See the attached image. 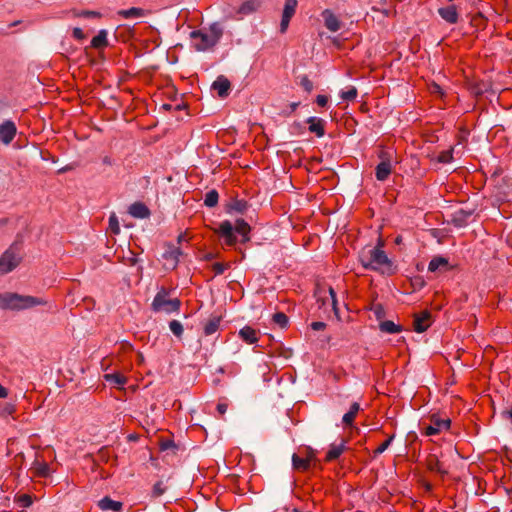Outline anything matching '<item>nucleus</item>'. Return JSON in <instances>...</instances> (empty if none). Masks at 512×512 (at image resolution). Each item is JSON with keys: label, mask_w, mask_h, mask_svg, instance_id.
<instances>
[{"label": "nucleus", "mask_w": 512, "mask_h": 512, "mask_svg": "<svg viewBox=\"0 0 512 512\" xmlns=\"http://www.w3.org/2000/svg\"><path fill=\"white\" fill-rule=\"evenodd\" d=\"M292 465L295 470L301 472L307 471L311 467L307 459L300 452L293 454Z\"/></svg>", "instance_id": "nucleus-21"}, {"label": "nucleus", "mask_w": 512, "mask_h": 512, "mask_svg": "<svg viewBox=\"0 0 512 512\" xmlns=\"http://www.w3.org/2000/svg\"><path fill=\"white\" fill-rule=\"evenodd\" d=\"M297 0H286L283 13H282V19L280 23V32L285 33L288 29L289 23L291 18L294 16L297 8Z\"/></svg>", "instance_id": "nucleus-8"}, {"label": "nucleus", "mask_w": 512, "mask_h": 512, "mask_svg": "<svg viewBox=\"0 0 512 512\" xmlns=\"http://www.w3.org/2000/svg\"><path fill=\"white\" fill-rule=\"evenodd\" d=\"M392 167L389 161H382L376 167V178L379 181H385L391 174Z\"/></svg>", "instance_id": "nucleus-22"}, {"label": "nucleus", "mask_w": 512, "mask_h": 512, "mask_svg": "<svg viewBox=\"0 0 512 512\" xmlns=\"http://www.w3.org/2000/svg\"><path fill=\"white\" fill-rule=\"evenodd\" d=\"M394 436H390L387 440H385L381 445H379L376 450L374 451V453L377 455V454H382L388 447L389 445L391 444L392 440H393Z\"/></svg>", "instance_id": "nucleus-38"}, {"label": "nucleus", "mask_w": 512, "mask_h": 512, "mask_svg": "<svg viewBox=\"0 0 512 512\" xmlns=\"http://www.w3.org/2000/svg\"><path fill=\"white\" fill-rule=\"evenodd\" d=\"M169 328L172 331V333L176 336H181L183 333V326L182 324L177 320H172L169 323Z\"/></svg>", "instance_id": "nucleus-35"}, {"label": "nucleus", "mask_w": 512, "mask_h": 512, "mask_svg": "<svg viewBox=\"0 0 512 512\" xmlns=\"http://www.w3.org/2000/svg\"><path fill=\"white\" fill-rule=\"evenodd\" d=\"M383 248L384 242L379 238L375 246H366L360 251L359 261L365 269L392 276L396 274L398 267L395 261L388 257Z\"/></svg>", "instance_id": "nucleus-1"}, {"label": "nucleus", "mask_w": 512, "mask_h": 512, "mask_svg": "<svg viewBox=\"0 0 512 512\" xmlns=\"http://www.w3.org/2000/svg\"><path fill=\"white\" fill-rule=\"evenodd\" d=\"M299 452L307 459L310 465L316 462V452L312 448L306 447Z\"/></svg>", "instance_id": "nucleus-32"}, {"label": "nucleus", "mask_w": 512, "mask_h": 512, "mask_svg": "<svg viewBox=\"0 0 512 512\" xmlns=\"http://www.w3.org/2000/svg\"><path fill=\"white\" fill-rule=\"evenodd\" d=\"M272 321L280 328H284L288 324V317L284 313L278 312L273 315Z\"/></svg>", "instance_id": "nucleus-31"}, {"label": "nucleus", "mask_w": 512, "mask_h": 512, "mask_svg": "<svg viewBox=\"0 0 512 512\" xmlns=\"http://www.w3.org/2000/svg\"><path fill=\"white\" fill-rule=\"evenodd\" d=\"M438 13L441 16V18L449 24L457 23L459 18L458 11L454 5L440 8L438 10Z\"/></svg>", "instance_id": "nucleus-15"}, {"label": "nucleus", "mask_w": 512, "mask_h": 512, "mask_svg": "<svg viewBox=\"0 0 512 512\" xmlns=\"http://www.w3.org/2000/svg\"><path fill=\"white\" fill-rule=\"evenodd\" d=\"M129 213L131 216H133L135 218H140V219L146 218L150 214L147 206L140 202H136V203L132 204L129 207Z\"/></svg>", "instance_id": "nucleus-20"}, {"label": "nucleus", "mask_w": 512, "mask_h": 512, "mask_svg": "<svg viewBox=\"0 0 512 512\" xmlns=\"http://www.w3.org/2000/svg\"><path fill=\"white\" fill-rule=\"evenodd\" d=\"M79 16L99 18L101 15L99 12L96 11H83L79 14Z\"/></svg>", "instance_id": "nucleus-47"}, {"label": "nucleus", "mask_w": 512, "mask_h": 512, "mask_svg": "<svg viewBox=\"0 0 512 512\" xmlns=\"http://www.w3.org/2000/svg\"><path fill=\"white\" fill-rule=\"evenodd\" d=\"M72 35L74 38H76L78 40H83L85 38V34H84L83 30L78 27L73 29Z\"/></svg>", "instance_id": "nucleus-43"}, {"label": "nucleus", "mask_w": 512, "mask_h": 512, "mask_svg": "<svg viewBox=\"0 0 512 512\" xmlns=\"http://www.w3.org/2000/svg\"><path fill=\"white\" fill-rule=\"evenodd\" d=\"M227 408H228L227 404H224V403H219V404L217 405V411H218V412H219V414H221V415H224V414L226 413Z\"/></svg>", "instance_id": "nucleus-49"}, {"label": "nucleus", "mask_w": 512, "mask_h": 512, "mask_svg": "<svg viewBox=\"0 0 512 512\" xmlns=\"http://www.w3.org/2000/svg\"><path fill=\"white\" fill-rule=\"evenodd\" d=\"M345 450V442L342 441L340 444H332L326 454L325 460L330 462L336 460Z\"/></svg>", "instance_id": "nucleus-23"}, {"label": "nucleus", "mask_w": 512, "mask_h": 512, "mask_svg": "<svg viewBox=\"0 0 512 512\" xmlns=\"http://www.w3.org/2000/svg\"><path fill=\"white\" fill-rule=\"evenodd\" d=\"M379 329L388 334L400 333L402 331V327L398 324H395L393 321L386 320L379 324Z\"/></svg>", "instance_id": "nucleus-27"}, {"label": "nucleus", "mask_w": 512, "mask_h": 512, "mask_svg": "<svg viewBox=\"0 0 512 512\" xmlns=\"http://www.w3.org/2000/svg\"><path fill=\"white\" fill-rule=\"evenodd\" d=\"M329 294H330V297H331V304H332L333 310L335 311V313H337L336 294H335L334 290L331 287L329 288Z\"/></svg>", "instance_id": "nucleus-45"}, {"label": "nucleus", "mask_w": 512, "mask_h": 512, "mask_svg": "<svg viewBox=\"0 0 512 512\" xmlns=\"http://www.w3.org/2000/svg\"><path fill=\"white\" fill-rule=\"evenodd\" d=\"M36 306H47L48 310H52V304L43 297L32 295H22L13 292H5L0 294V308L12 311H22L32 309Z\"/></svg>", "instance_id": "nucleus-2"}, {"label": "nucleus", "mask_w": 512, "mask_h": 512, "mask_svg": "<svg viewBox=\"0 0 512 512\" xmlns=\"http://www.w3.org/2000/svg\"><path fill=\"white\" fill-rule=\"evenodd\" d=\"M300 85L308 93H310L313 90V83L309 80L307 76H303L301 78Z\"/></svg>", "instance_id": "nucleus-39"}, {"label": "nucleus", "mask_w": 512, "mask_h": 512, "mask_svg": "<svg viewBox=\"0 0 512 512\" xmlns=\"http://www.w3.org/2000/svg\"><path fill=\"white\" fill-rule=\"evenodd\" d=\"M261 6V0H247L244 2L238 10L239 14L247 15L257 11Z\"/></svg>", "instance_id": "nucleus-24"}, {"label": "nucleus", "mask_w": 512, "mask_h": 512, "mask_svg": "<svg viewBox=\"0 0 512 512\" xmlns=\"http://www.w3.org/2000/svg\"><path fill=\"white\" fill-rule=\"evenodd\" d=\"M91 46L95 49H102L108 46L107 31L100 30L91 40Z\"/></svg>", "instance_id": "nucleus-25"}, {"label": "nucleus", "mask_w": 512, "mask_h": 512, "mask_svg": "<svg viewBox=\"0 0 512 512\" xmlns=\"http://www.w3.org/2000/svg\"><path fill=\"white\" fill-rule=\"evenodd\" d=\"M502 418L512 424V405L501 412Z\"/></svg>", "instance_id": "nucleus-42"}, {"label": "nucleus", "mask_w": 512, "mask_h": 512, "mask_svg": "<svg viewBox=\"0 0 512 512\" xmlns=\"http://www.w3.org/2000/svg\"><path fill=\"white\" fill-rule=\"evenodd\" d=\"M166 488L162 481H158L153 486L152 494L154 497H159L165 492Z\"/></svg>", "instance_id": "nucleus-36"}, {"label": "nucleus", "mask_w": 512, "mask_h": 512, "mask_svg": "<svg viewBox=\"0 0 512 512\" xmlns=\"http://www.w3.org/2000/svg\"><path fill=\"white\" fill-rule=\"evenodd\" d=\"M325 27L330 32H337L341 29L342 23L339 17L330 9H325L321 13Z\"/></svg>", "instance_id": "nucleus-9"}, {"label": "nucleus", "mask_w": 512, "mask_h": 512, "mask_svg": "<svg viewBox=\"0 0 512 512\" xmlns=\"http://www.w3.org/2000/svg\"><path fill=\"white\" fill-rule=\"evenodd\" d=\"M17 129L12 121H5L0 125V140L3 144L8 145L12 142L16 135Z\"/></svg>", "instance_id": "nucleus-10"}, {"label": "nucleus", "mask_w": 512, "mask_h": 512, "mask_svg": "<svg viewBox=\"0 0 512 512\" xmlns=\"http://www.w3.org/2000/svg\"><path fill=\"white\" fill-rule=\"evenodd\" d=\"M212 88L217 91L220 97H225L230 90V82L225 77H218L212 84Z\"/></svg>", "instance_id": "nucleus-19"}, {"label": "nucleus", "mask_w": 512, "mask_h": 512, "mask_svg": "<svg viewBox=\"0 0 512 512\" xmlns=\"http://www.w3.org/2000/svg\"><path fill=\"white\" fill-rule=\"evenodd\" d=\"M449 260L443 256H435L428 264V271L431 273L446 272L451 270Z\"/></svg>", "instance_id": "nucleus-12"}, {"label": "nucleus", "mask_w": 512, "mask_h": 512, "mask_svg": "<svg viewBox=\"0 0 512 512\" xmlns=\"http://www.w3.org/2000/svg\"><path fill=\"white\" fill-rule=\"evenodd\" d=\"M19 501L22 503L24 507H28L32 504L31 497L27 494H23L19 497Z\"/></svg>", "instance_id": "nucleus-44"}, {"label": "nucleus", "mask_w": 512, "mask_h": 512, "mask_svg": "<svg viewBox=\"0 0 512 512\" xmlns=\"http://www.w3.org/2000/svg\"><path fill=\"white\" fill-rule=\"evenodd\" d=\"M401 241H402L401 237H397V238L395 239V243H396V244H400V243H401Z\"/></svg>", "instance_id": "nucleus-51"}, {"label": "nucleus", "mask_w": 512, "mask_h": 512, "mask_svg": "<svg viewBox=\"0 0 512 512\" xmlns=\"http://www.w3.org/2000/svg\"><path fill=\"white\" fill-rule=\"evenodd\" d=\"M357 95L358 91L354 86H348L340 92L341 99L348 102L355 100Z\"/></svg>", "instance_id": "nucleus-29"}, {"label": "nucleus", "mask_w": 512, "mask_h": 512, "mask_svg": "<svg viewBox=\"0 0 512 512\" xmlns=\"http://www.w3.org/2000/svg\"><path fill=\"white\" fill-rule=\"evenodd\" d=\"M137 356H138V361H139V363H142V362H143V360H144L143 354H142V353H140V352H138Z\"/></svg>", "instance_id": "nucleus-50"}, {"label": "nucleus", "mask_w": 512, "mask_h": 512, "mask_svg": "<svg viewBox=\"0 0 512 512\" xmlns=\"http://www.w3.org/2000/svg\"><path fill=\"white\" fill-rule=\"evenodd\" d=\"M14 411H15L14 405L6 403L0 409V416L5 417L8 415H11L14 413Z\"/></svg>", "instance_id": "nucleus-37"}, {"label": "nucleus", "mask_w": 512, "mask_h": 512, "mask_svg": "<svg viewBox=\"0 0 512 512\" xmlns=\"http://www.w3.org/2000/svg\"><path fill=\"white\" fill-rule=\"evenodd\" d=\"M181 302L178 298L169 299V291L165 288H161L152 302V308L154 311H164L166 313H172L179 310Z\"/></svg>", "instance_id": "nucleus-5"}, {"label": "nucleus", "mask_w": 512, "mask_h": 512, "mask_svg": "<svg viewBox=\"0 0 512 512\" xmlns=\"http://www.w3.org/2000/svg\"><path fill=\"white\" fill-rule=\"evenodd\" d=\"M309 124V131L316 134L317 137H322L325 134V121L318 117H309L307 120Z\"/></svg>", "instance_id": "nucleus-17"}, {"label": "nucleus", "mask_w": 512, "mask_h": 512, "mask_svg": "<svg viewBox=\"0 0 512 512\" xmlns=\"http://www.w3.org/2000/svg\"><path fill=\"white\" fill-rule=\"evenodd\" d=\"M239 337L247 344H255L259 340V331L251 326H244L239 331Z\"/></svg>", "instance_id": "nucleus-14"}, {"label": "nucleus", "mask_w": 512, "mask_h": 512, "mask_svg": "<svg viewBox=\"0 0 512 512\" xmlns=\"http://www.w3.org/2000/svg\"><path fill=\"white\" fill-rule=\"evenodd\" d=\"M316 103L321 107H325L328 103V97L325 95H318L316 97Z\"/></svg>", "instance_id": "nucleus-46"}, {"label": "nucleus", "mask_w": 512, "mask_h": 512, "mask_svg": "<svg viewBox=\"0 0 512 512\" xmlns=\"http://www.w3.org/2000/svg\"><path fill=\"white\" fill-rule=\"evenodd\" d=\"M212 268L215 274L219 275L222 274L227 269V266L222 263H214Z\"/></svg>", "instance_id": "nucleus-41"}, {"label": "nucleus", "mask_w": 512, "mask_h": 512, "mask_svg": "<svg viewBox=\"0 0 512 512\" xmlns=\"http://www.w3.org/2000/svg\"><path fill=\"white\" fill-rule=\"evenodd\" d=\"M326 327V324L324 322H313L311 323V328L315 331L323 330Z\"/></svg>", "instance_id": "nucleus-48"}, {"label": "nucleus", "mask_w": 512, "mask_h": 512, "mask_svg": "<svg viewBox=\"0 0 512 512\" xmlns=\"http://www.w3.org/2000/svg\"><path fill=\"white\" fill-rule=\"evenodd\" d=\"M247 209V202L244 200H234L230 204V210L243 213Z\"/></svg>", "instance_id": "nucleus-33"}, {"label": "nucleus", "mask_w": 512, "mask_h": 512, "mask_svg": "<svg viewBox=\"0 0 512 512\" xmlns=\"http://www.w3.org/2000/svg\"><path fill=\"white\" fill-rule=\"evenodd\" d=\"M109 228L114 234L120 233V225L118 218L115 214L110 215L109 217Z\"/></svg>", "instance_id": "nucleus-34"}, {"label": "nucleus", "mask_w": 512, "mask_h": 512, "mask_svg": "<svg viewBox=\"0 0 512 512\" xmlns=\"http://www.w3.org/2000/svg\"><path fill=\"white\" fill-rule=\"evenodd\" d=\"M220 321H221V318L218 316H212L211 318H209L207 323L204 325L205 335L208 336V335L214 334L220 326Z\"/></svg>", "instance_id": "nucleus-28"}, {"label": "nucleus", "mask_w": 512, "mask_h": 512, "mask_svg": "<svg viewBox=\"0 0 512 512\" xmlns=\"http://www.w3.org/2000/svg\"><path fill=\"white\" fill-rule=\"evenodd\" d=\"M431 325V315L428 311L416 314L413 320V329L417 333L425 332Z\"/></svg>", "instance_id": "nucleus-11"}, {"label": "nucleus", "mask_w": 512, "mask_h": 512, "mask_svg": "<svg viewBox=\"0 0 512 512\" xmlns=\"http://www.w3.org/2000/svg\"><path fill=\"white\" fill-rule=\"evenodd\" d=\"M219 195L216 190H211L205 195L204 204L207 207H214L217 205Z\"/></svg>", "instance_id": "nucleus-30"}, {"label": "nucleus", "mask_w": 512, "mask_h": 512, "mask_svg": "<svg viewBox=\"0 0 512 512\" xmlns=\"http://www.w3.org/2000/svg\"><path fill=\"white\" fill-rule=\"evenodd\" d=\"M452 160V151H444L438 156L441 163H449Z\"/></svg>", "instance_id": "nucleus-40"}, {"label": "nucleus", "mask_w": 512, "mask_h": 512, "mask_svg": "<svg viewBox=\"0 0 512 512\" xmlns=\"http://www.w3.org/2000/svg\"><path fill=\"white\" fill-rule=\"evenodd\" d=\"M250 231V225L243 219H237L235 225L228 220L222 221L216 229V233L224 239V244L227 246H233L236 244L237 238L235 236V232L242 237V242L249 241Z\"/></svg>", "instance_id": "nucleus-3"}, {"label": "nucleus", "mask_w": 512, "mask_h": 512, "mask_svg": "<svg viewBox=\"0 0 512 512\" xmlns=\"http://www.w3.org/2000/svg\"><path fill=\"white\" fill-rule=\"evenodd\" d=\"M117 15L123 19L143 18L147 15V12L142 8L132 7L129 9L119 10Z\"/></svg>", "instance_id": "nucleus-18"}, {"label": "nucleus", "mask_w": 512, "mask_h": 512, "mask_svg": "<svg viewBox=\"0 0 512 512\" xmlns=\"http://www.w3.org/2000/svg\"><path fill=\"white\" fill-rule=\"evenodd\" d=\"M104 380L119 389H123V387L127 384L128 379L126 376L119 372L108 373L103 376Z\"/></svg>", "instance_id": "nucleus-16"}, {"label": "nucleus", "mask_w": 512, "mask_h": 512, "mask_svg": "<svg viewBox=\"0 0 512 512\" xmlns=\"http://www.w3.org/2000/svg\"><path fill=\"white\" fill-rule=\"evenodd\" d=\"M98 507L102 511L121 512L123 509V503L120 501H115L110 497L106 496L98 502Z\"/></svg>", "instance_id": "nucleus-13"}, {"label": "nucleus", "mask_w": 512, "mask_h": 512, "mask_svg": "<svg viewBox=\"0 0 512 512\" xmlns=\"http://www.w3.org/2000/svg\"><path fill=\"white\" fill-rule=\"evenodd\" d=\"M360 411V405L359 403L357 402H354L351 406H350V409L347 413L344 414L343 418H342V422L346 425V426H351L358 414V412Z\"/></svg>", "instance_id": "nucleus-26"}, {"label": "nucleus", "mask_w": 512, "mask_h": 512, "mask_svg": "<svg viewBox=\"0 0 512 512\" xmlns=\"http://www.w3.org/2000/svg\"><path fill=\"white\" fill-rule=\"evenodd\" d=\"M222 29L218 23L212 24L208 29L192 31L190 37L198 51L212 48L220 40Z\"/></svg>", "instance_id": "nucleus-4"}, {"label": "nucleus", "mask_w": 512, "mask_h": 512, "mask_svg": "<svg viewBox=\"0 0 512 512\" xmlns=\"http://www.w3.org/2000/svg\"><path fill=\"white\" fill-rule=\"evenodd\" d=\"M451 421L449 418H442L438 414H432L429 423L423 427V433L426 436L437 435L450 429Z\"/></svg>", "instance_id": "nucleus-7"}, {"label": "nucleus", "mask_w": 512, "mask_h": 512, "mask_svg": "<svg viewBox=\"0 0 512 512\" xmlns=\"http://www.w3.org/2000/svg\"><path fill=\"white\" fill-rule=\"evenodd\" d=\"M21 256L16 246L9 247L0 256V276L13 271L20 263Z\"/></svg>", "instance_id": "nucleus-6"}]
</instances>
